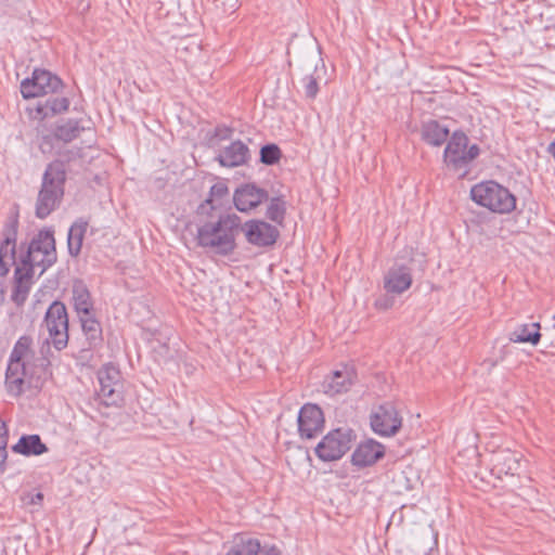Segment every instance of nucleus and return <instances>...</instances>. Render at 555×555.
Segmentation results:
<instances>
[{
  "label": "nucleus",
  "instance_id": "obj_2",
  "mask_svg": "<svg viewBox=\"0 0 555 555\" xmlns=\"http://www.w3.org/2000/svg\"><path fill=\"white\" fill-rule=\"evenodd\" d=\"M66 182V167L63 160L55 159L49 163L42 176L38 192L35 215L46 219L62 203Z\"/></svg>",
  "mask_w": 555,
  "mask_h": 555
},
{
  "label": "nucleus",
  "instance_id": "obj_7",
  "mask_svg": "<svg viewBox=\"0 0 555 555\" xmlns=\"http://www.w3.org/2000/svg\"><path fill=\"white\" fill-rule=\"evenodd\" d=\"M63 87L60 77L47 69L36 68L31 77L21 82V93L24 99H33L57 93Z\"/></svg>",
  "mask_w": 555,
  "mask_h": 555
},
{
  "label": "nucleus",
  "instance_id": "obj_15",
  "mask_svg": "<svg viewBox=\"0 0 555 555\" xmlns=\"http://www.w3.org/2000/svg\"><path fill=\"white\" fill-rule=\"evenodd\" d=\"M298 433L302 439H313L324 428L323 411L317 405L307 403L299 410Z\"/></svg>",
  "mask_w": 555,
  "mask_h": 555
},
{
  "label": "nucleus",
  "instance_id": "obj_41",
  "mask_svg": "<svg viewBox=\"0 0 555 555\" xmlns=\"http://www.w3.org/2000/svg\"><path fill=\"white\" fill-rule=\"evenodd\" d=\"M507 349H508V347H507V346H504V347L502 348V350H501L502 356H501L500 360H503V359H504V356L507 353Z\"/></svg>",
  "mask_w": 555,
  "mask_h": 555
},
{
  "label": "nucleus",
  "instance_id": "obj_32",
  "mask_svg": "<svg viewBox=\"0 0 555 555\" xmlns=\"http://www.w3.org/2000/svg\"><path fill=\"white\" fill-rule=\"evenodd\" d=\"M286 214V204L280 197H273L270 199V203L267 208V217L271 221L283 224L284 218Z\"/></svg>",
  "mask_w": 555,
  "mask_h": 555
},
{
  "label": "nucleus",
  "instance_id": "obj_27",
  "mask_svg": "<svg viewBox=\"0 0 555 555\" xmlns=\"http://www.w3.org/2000/svg\"><path fill=\"white\" fill-rule=\"evenodd\" d=\"M12 451L25 456L41 455L48 452V447L42 442L39 435H23Z\"/></svg>",
  "mask_w": 555,
  "mask_h": 555
},
{
  "label": "nucleus",
  "instance_id": "obj_5",
  "mask_svg": "<svg viewBox=\"0 0 555 555\" xmlns=\"http://www.w3.org/2000/svg\"><path fill=\"white\" fill-rule=\"evenodd\" d=\"M56 260L54 232L52 230H42L31 238L25 254L21 256L18 264L33 268L34 271L38 267L40 268L39 274H42Z\"/></svg>",
  "mask_w": 555,
  "mask_h": 555
},
{
  "label": "nucleus",
  "instance_id": "obj_20",
  "mask_svg": "<svg viewBox=\"0 0 555 555\" xmlns=\"http://www.w3.org/2000/svg\"><path fill=\"white\" fill-rule=\"evenodd\" d=\"M250 158L248 146L241 140L233 141L220 151L217 160L223 167L233 168L245 165Z\"/></svg>",
  "mask_w": 555,
  "mask_h": 555
},
{
  "label": "nucleus",
  "instance_id": "obj_28",
  "mask_svg": "<svg viewBox=\"0 0 555 555\" xmlns=\"http://www.w3.org/2000/svg\"><path fill=\"white\" fill-rule=\"evenodd\" d=\"M540 330L541 325L538 322L520 324L508 334V339L512 343H527L531 344L532 346H537L541 339Z\"/></svg>",
  "mask_w": 555,
  "mask_h": 555
},
{
  "label": "nucleus",
  "instance_id": "obj_21",
  "mask_svg": "<svg viewBox=\"0 0 555 555\" xmlns=\"http://www.w3.org/2000/svg\"><path fill=\"white\" fill-rule=\"evenodd\" d=\"M26 365L24 360L10 357L5 372V387L10 395L18 397L23 393Z\"/></svg>",
  "mask_w": 555,
  "mask_h": 555
},
{
  "label": "nucleus",
  "instance_id": "obj_42",
  "mask_svg": "<svg viewBox=\"0 0 555 555\" xmlns=\"http://www.w3.org/2000/svg\"><path fill=\"white\" fill-rule=\"evenodd\" d=\"M553 327L555 328V314L553 315Z\"/></svg>",
  "mask_w": 555,
  "mask_h": 555
},
{
  "label": "nucleus",
  "instance_id": "obj_33",
  "mask_svg": "<svg viewBox=\"0 0 555 555\" xmlns=\"http://www.w3.org/2000/svg\"><path fill=\"white\" fill-rule=\"evenodd\" d=\"M31 345H33V338L27 335L21 336L17 341L15 343L13 350L11 351L10 357H13L14 359H22L26 358L29 353H31Z\"/></svg>",
  "mask_w": 555,
  "mask_h": 555
},
{
  "label": "nucleus",
  "instance_id": "obj_12",
  "mask_svg": "<svg viewBox=\"0 0 555 555\" xmlns=\"http://www.w3.org/2000/svg\"><path fill=\"white\" fill-rule=\"evenodd\" d=\"M225 555H281L275 545H261L260 540L248 533H237L230 542Z\"/></svg>",
  "mask_w": 555,
  "mask_h": 555
},
{
  "label": "nucleus",
  "instance_id": "obj_19",
  "mask_svg": "<svg viewBox=\"0 0 555 555\" xmlns=\"http://www.w3.org/2000/svg\"><path fill=\"white\" fill-rule=\"evenodd\" d=\"M411 269L405 266L390 268L384 278V288L388 294L400 295L412 285Z\"/></svg>",
  "mask_w": 555,
  "mask_h": 555
},
{
  "label": "nucleus",
  "instance_id": "obj_8",
  "mask_svg": "<svg viewBox=\"0 0 555 555\" xmlns=\"http://www.w3.org/2000/svg\"><path fill=\"white\" fill-rule=\"evenodd\" d=\"M44 323L53 347L56 350H63L69 338L66 306L62 301H53L46 312Z\"/></svg>",
  "mask_w": 555,
  "mask_h": 555
},
{
  "label": "nucleus",
  "instance_id": "obj_11",
  "mask_svg": "<svg viewBox=\"0 0 555 555\" xmlns=\"http://www.w3.org/2000/svg\"><path fill=\"white\" fill-rule=\"evenodd\" d=\"M241 232L244 233L246 241L257 247H269L275 244L280 236L279 230L262 220H248L241 222Z\"/></svg>",
  "mask_w": 555,
  "mask_h": 555
},
{
  "label": "nucleus",
  "instance_id": "obj_26",
  "mask_svg": "<svg viewBox=\"0 0 555 555\" xmlns=\"http://www.w3.org/2000/svg\"><path fill=\"white\" fill-rule=\"evenodd\" d=\"M83 130L85 126L81 125V119H62L55 125L53 135L59 141L69 143L77 139Z\"/></svg>",
  "mask_w": 555,
  "mask_h": 555
},
{
  "label": "nucleus",
  "instance_id": "obj_39",
  "mask_svg": "<svg viewBox=\"0 0 555 555\" xmlns=\"http://www.w3.org/2000/svg\"><path fill=\"white\" fill-rule=\"evenodd\" d=\"M16 263V260H4L0 259V276H5L13 264Z\"/></svg>",
  "mask_w": 555,
  "mask_h": 555
},
{
  "label": "nucleus",
  "instance_id": "obj_13",
  "mask_svg": "<svg viewBox=\"0 0 555 555\" xmlns=\"http://www.w3.org/2000/svg\"><path fill=\"white\" fill-rule=\"evenodd\" d=\"M86 339L87 347L78 351L76 359L79 361H89L92 359V350L102 346L103 330L101 322L95 313L78 318Z\"/></svg>",
  "mask_w": 555,
  "mask_h": 555
},
{
  "label": "nucleus",
  "instance_id": "obj_17",
  "mask_svg": "<svg viewBox=\"0 0 555 555\" xmlns=\"http://www.w3.org/2000/svg\"><path fill=\"white\" fill-rule=\"evenodd\" d=\"M34 275L35 271L33 268H26L22 264L16 266L11 300L17 308H22L26 302L34 284Z\"/></svg>",
  "mask_w": 555,
  "mask_h": 555
},
{
  "label": "nucleus",
  "instance_id": "obj_38",
  "mask_svg": "<svg viewBox=\"0 0 555 555\" xmlns=\"http://www.w3.org/2000/svg\"><path fill=\"white\" fill-rule=\"evenodd\" d=\"M395 305V298L390 296L388 293L384 296H380L376 299L375 306L378 309L387 310L390 309Z\"/></svg>",
  "mask_w": 555,
  "mask_h": 555
},
{
  "label": "nucleus",
  "instance_id": "obj_24",
  "mask_svg": "<svg viewBox=\"0 0 555 555\" xmlns=\"http://www.w3.org/2000/svg\"><path fill=\"white\" fill-rule=\"evenodd\" d=\"M450 130L438 120L429 119L424 121L421 127V139L431 146H441L450 139Z\"/></svg>",
  "mask_w": 555,
  "mask_h": 555
},
{
  "label": "nucleus",
  "instance_id": "obj_6",
  "mask_svg": "<svg viewBox=\"0 0 555 555\" xmlns=\"http://www.w3.org/2000/svg\"><path fill=\"white\" fill-rule=\"evenodd\" d=\"M352 438L350 428L333 429L317 444L315 454L323 462L337 461L350 450Z\"/></svg>",
  "mask_w": 555,
  "mask_h": 555
},
{
  "label": "nucleus",
  "instance_id": "obj_37",
  "mask_svg": "<svg viewBox=\"0 0 555 555\" xmlns=\"http://www.w3.org/2000/svg\"><path fill=\"white\" fill-rule=\"evenodd\" d=\"M232 134H233V128L228 127L225 125H218L214 129L212 138L217 139L219 141H224V140H230L232 138Z\"/></svg>",
  "mask_w": 555,
  "mask_h": 555
},
{
  "label": "nucleus",
  "instance_id": "obj_40",
  "mask_svg": "<svg viewBox=\"0 0 555 555\" xmlns=\"http://www.w3.org/2000/svg\"><path fill=\"white\" fill-rule=\"evenodd\" d=\"M43 500V494L41 492H38L33 499H31V503L33 504H38L40 503L41 501Z\"/></svg>",
  "mask_w": 555,
  "mask_h": 555
},
{
  "label": "nucleus",
  "instance_id": "obj_31",
  "mask_svg": "<svg viewBox=\"0 0 555 555\" xmlns=\"http://www.w3.org/2000/svg\"><path fill=\"white\" fill-rule=\"evenodd\" d=\"M16 234H17V220L7 223L3 228V241L0 244V259L16 260Z\"/></svg>",
  "mask_w": 555,
  "mask_h": 555
},
{
  "label": "nucleus",
  "instance_id": "obj_10",
  "mask_svg": "<svg viewBox=\"0 0 555 555\" xmlns=\"http://www.w3.org/2000/svg\"><path fill=\"white\" fill-rule=\"evenodd\" d=\"M373 431L379 436H395L402 426V417L392 402L379 404L370 416Z\"/></svg>",
  "mask_w": 555,
  "mask_h": 555
},
{
  "label": "nucleus",
  "instance_id": "obj_9",
  "mask_svg": "<svg viewBox=\"0 0 555 555\" xmlns=\"http://www.w3.org/2000/svg\"><path fill=\"white\" fill-rule=\"evenodd\" d=\"M99 397L106 406L117 405L122 400L121 373L114 363H106L98 371Z\"/></svg>",
  "mask_w": 555,
  "mask_h": 555
},
{
  "label": "nucleus",
  "instance_id": "obj_18",
  "mask_svg": "<svg viewBox=\"0 0 555 555\" xmlns=\"http://www.w3.org/2000/svg\"><path fill=\"white\" fill-rule=\"evenodd\" d=\"M384 455L385 447L373 439H367L356 448L351 455V462L358 467H367L375 464Z\"/></svg>",
  "mask_w": 555,
  "mask_h": 555
},
{
  "label": "nucleus",
  "instance_id": "obj_34",
  "mask_svg": "<svg viewBox=\"0 0 555 555\" xmlns=\"http://www.w3.org/2000/svg\"><path fill=\"white\" fill-rule=\"evenodd\" d=\"M282 152L276 144H266L260 150V162L264 165L271 166L279 163Z\"/></svg>",
  "mask_w": 555,
  "mask_h": 555
},
{
  "label": "nucleus",
  "instance_id": "obj_29",
  "mask_svg": "<svg viewBox=\"0 0 555 555\" xmlns=\"http://www.w3.org/2000/svg\"><path fill=\"white\" fill-rule=\"evenodd\" d=\"M69 107V100L65 96H49L44 101L38 102L36 113L40 119L52 117L64 113Z\"/></svg>",
  "mask_w": 555,
  "mask_h": 555
},
{
  "label": "nucleus",
  "instance_id": "obj_35",
  "mask_svg": "<svg viewBox=\"0 0 555 555\" xmlns=\"http://www.w3.org/2000/svg\"><path fill=\"white\" fill-rule=\"evenodd\" d=\"M9 430L4 422L0 420V476L7 469Z\"/></svg>",
  "mask_w": 555,
  "mask_h": 555
},
{
  "label": "nucleus",
  "instance_id": "obj_23",
  "mask_svg": "<svg viewBox=\"0 0 555 555\" xmlns=\"http://www.w3.org/2000/svg\"><path fill=\"white\" fill-rule=\"evenodd\" d=\"M492 470L498 474L499 477L502 475L514 476L520 467V462L517 453L511 450H500L491 456Z\"/></svg>",
  "mask_w": 555,
  "mask_h": 555
},
{
  "label": "nucleus",
  "instance_id": "obj_14",
  "mask_svg": "<svg viewBox=\"0 0 555 555\" xmlns=\"http://www.w3.org/2000/svg\"><path fill=\"white\" fill-rule=\"evenodd\" d=\"M268 199V191L256 183H243L233 193V204L241 212H250Z\"/></svg>",
  "mask_w": 555,
  "mask_h": 555
},
{
  "label": "nucleus",
  "instance_id": "obj_3",
  "mask_svg": "<svg viewBox=\"0 0 555 555\" xmlns=\"http://www.w3.org/2000/svg\"><path fill=\"white\" fill-rule=\"evenodd\" d=\"M480 155L477 144L469 145V138L462 130L454 131L443 151V163L461 178L468 175L473 162Z\"/></svg>",
  "mask_w": 555,
  "mask_h": 555
},
{
  "label": "nucleus",
  "instance_id": "obj_4",
  "mask_svg": "<svg viewBox=\"0 0 555 555\" xmlns=\"http://www.w3.org/2000/svg\"><path fill=\"white\" fill-rule=\"evenodd\" d=\"M470 198L477 205L495 214H511L516 209V196L493 180L475 184L470 189Z\"/></svg>",
  "mask_w": 555,
  "mask_h": 555
},
{
  "label": "nucleus",
  "instance_id": "obj_30",
  "mask_svg": "<svg viewBox=\"0 0 555 555\" xmlns=\"http://www.w3.org/2000/svg\"><path fill=\"white\" fill-rule=\"evenodd\" d=\"M88 224L87 220L79 218L70 225L67 234V248L72 257L79 256Z\"/></svg>",
  "mask_w": 555,
  "mask_h": 555
},
{
  "label": "nucleus",
  "instance_id": "obj_36",
  "mask_svg": "<svg viewBox=\"0 0 555 555\" xmlns=\"http://www.w3.org/2000/svg\"><path fill=\"white\" fill-rule=\"evenodd\" d=\"M301 82L306 98L310 100L315 99L319 93L318 79L312 74H307Z\"/></svg>",
  "mask_w": 555,
  "mask_h": 555
},
{
  "label": "nucleus",
  "instance_id": "obj_16",
  "mask_svg": "<svg viewBox=\"0 0 555 555\" xmlns=\"http://www.w3.org/2000/svg\"><path fill=\"white\" fill-rule=\"evenodd\" d=\"M356 378L357 373L352 366L341 365L323 380L322 387L324 392L330 396L344 393L350 389Z\"/></svg>",
  "mask_w": 555,
  "mask_h": 555
},
{
  "label": "nucleus",
  "instance_id": "obj_22",
  "mask_svg": "<svg viewBox=\"0 0 555 555\" xmlns=\"http://www.w3.org/2000/svg\"><path fill=\"white\" fill-rule=\"evenodd\" d=\"M72 302L78 318L94 313L91 293L82 281H75L72 288Z\"/></svg>",
  "mask_w": 555,
  "mask_h": 555
},
{
  "label": "nucleus",
  "instance_id": "obj_25",
  "mask_svg": "<svg viewBox=\"0 0 555 555\" xmlns=\"http://www.w3.org/2000/svg\"><path fill=\"white\" fill-rule=\"evenodd\" d=\"M229 194V188L224 181H218L214 185H211L209 191V196L198 205L196 208V215H207V214H220L222 212L217 208L214 203L220 202Z\"/></svg>",
  "mask_w": 555,
  "mask_h": 555
},
{
  "label": "nucleus",
  "instance_id": "obj_1",
  "mask_svg": "<svg viewBox=\"0 0 555 555\" xmlns=\"http://www.w3.org/2000/svg\"><path fill=\"white\" fill-rule=\"evenodd\" d=\"M197 247L207 254L229 257L237 248L236 237L241 232V217L234 212L196 215Z\"/></svg>",
  "mask_w": 555,
  "mask_h": 555
}]
</instances>
